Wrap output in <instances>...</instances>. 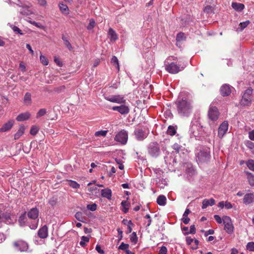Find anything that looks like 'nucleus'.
Wrapping results in <instances>:
<instances>
[{
    "instance_id": "1",
    "label": "nucleus",
    "mask_w": 254,
    "mask_h": 254,
    "mask_svg": "<svg viewBox=\"0 0 254 254\" xmlns=\"http://www.w3.org/2000/svg\"><path fill=\"white\" fill-rule=\"evenodd\" d=\"M189 132L191 138L194 137L196 140H205L210 142L209 133L204 131L199 119L194 118L192 120Z\"/></svg>"
},
{
    "instance_id": "2",
    "label": "nucleus",
    "mask_w": 254,
    "mask_h": 254,
    "mask_svg": "<svg viewBox=\"0 0 254 254\" xmlns=\"http://www.w3.org/2000/svg\"><path fill=\"white\" fill-rule=\"evenodd\" d=\"M177 111L179 116L183 117H188L192 111V104L190 100L183 98H179L176 102Z\"/></svg>"
},
{
    "instance_id": "3",
    "label": "nucleus",
    "mask_w": 254,
    "mask_h": 254,
    "mask_svg": "<svg viewBox=\"0 0 254 254\" xmlns=\"http://www.w3.org/2000/svg\"><path fill=\"white\" fill-rule=\"evenodd\" d=\"M39 213V211L37 207L32 208L27 212V214L28 218L33 220L31 224L29 225L30 229L32 230H35L38 227Z\"/></svg>"
},
{
    "instance_id": "4",
    "label": "nucleus",
    "mask_w": 254,
    "mask_h": 254,
    "mask_svg": "<svg viewBox=\"0 0 254 254\" xmlns=\"http://www.w3.org/2000/svg\"><path fill=\"white\" fill-rule=\"evenodd\" d=\"M210 149L208 147H203L199 150H197L195 154L198 161L200 162H206L209 160L210 157Z\"/></svg>"
},
{
    "instance_id": "5",
    "label": "nucleus",
    "mask_w": 254,
    "mask_h": 254,
    "mask_svg": "<svg viewBox=\"0 0 254 254\" xmlns=\"http://www.w3.org/2000/svg\"><path fill=\"white\" fill-rule=\"evenodd\" d=\"M253 89L250 87L246 90L242 95L240 104L243 106H250L252 104Z\"/></svg>"
},
{
    "instance_id": "6",
    "label": "nucleus",
    "mask_w": 254,
    "mask_h": 254,
    "mask_svg": "<svg viewBox=\"0 0 254 254\" xmlns=\"http://www.w3.org/2000/svg\"><path fill=\"white\" fill-rule=\"evenodd\" d=\"M148 152L153 157H158L161 153L160 144L156 142L150 143L147 147Z\"/></svg>"
},
{
    "instance_id": "7",
    "label": "nucleus",
    "mask_w": 254,
    "mask_h": 254,
    "mask_svg": "<svg viewBox=\"0 0 254 254\" xmlns=\"http://www.w3.org/2000/svg\"><path fill=\"white\" fill-rule=\"evenodd\" d=\"M208 116L209 124L214 123L217 121L219 117V112L218 109L216 107L210 106L208 110Z\"/></svg>"
},
{
    "instance_id": "8",
    "label": "nucleus",
    "mask_w": 254,
    "mask_h": 254,
    "mask_svg": "<svg viewBox=\"0 0 254 254\" xmlns=\"http://www.w3.org/2000/svg\"><path fill=\"white\" fill-rule=\"evenodd\" d=\"M184 65H185L181 66V64L178 65L175 63L172 62L170 64H165V69L170 73L176 74L183 70L184 68Z\"/></svg>"
},
{
    "instance_id": "9",
    "label": "nucleus",
    "mask_w": 254,
    "mask_h": 254,
    "mask_svg": "<svg viewBox=\"0 0 254 254\" xmlns=\"http://www.w3.org/2000/svg\"><path fill=\"white\" fill-rule=\"evenodd\" d=\"M223 222L224 225V230L228 234H232L234 232V227L231 219L229 216H224L223 217Z\"/></svg>"
},
{
    "instance_id": "10",
    "label": "nucleus",
    "mask_w": 254,
    "mask_h": 254,
    "mask_svg": "<svg viewBox=\"0 0 254 254\" xmlns=\"http://www.w3.org/2000/svg\"><path fill=\"white\" fill-rule=\"evenodd\" d=\"M15 4L21 8L19 12L22 15L28 16L34 13V10L30 6L23 4L19 0H18V3Z\"/></svg>"
},
{
    "instance_id": "11",
    "label": "nucleus",
    "mask_w": 254,
    "mask_h": 254,
    "mask_svg": "<svg viewBox=\"0 0 254 254\" xmlns=\"http://www.w3.org/2000/svg\"><path fill=\"white\" fill-rule=\"evenodd\" d=\"M105 99L111 102L116 103L118 104H124L126 102V100L122 95H108L104 96Z\"/></svg>"
},
{
    "instance_id": "12",
    "label": "nucleus",
    "mask_w": 254,
    "mask_h": 254,
    "mask_svg": "<svg viewBox=\"0 0 254 254\" xmlns=\"http://www.w3.org/2000/svg\"><path fill=\"white\" fill-rule=\"evenodd\" d=\"M128 138V134L127 131L122 130L117 134L115 140L122 144H125L127 143Z\"/></svg>"
},
{
    "instance_id": "13",
    "label": "nucleus",
    "mask_w": 254,
    "mask_h": 254,
    "mask_svg": "<svg viewBox=\"0 0 254 254\" xmlns=\"http://www.w3.org/2000/svg\"><path fill=\"white\" fill-rule=\"evenodd\" d=\"M228 129V123L227 121L223 122L219 126L218 129V136L222 138L226 133Z\"/></svg>"
},
{
    "instance_id": "14",
    "label": "nucleus",
    "mask_w": 254,
    "mask_h": 254,
    "mask_svg": "<svg viewBox=\"0 0 254 254\" xmlns=\"http://www.w3.org/2000/svg\"><path fill=\"white\" fill-rule=\"evenodd\" d=\"M13 245L17 250L20 252H26L28 249L27 243L23 241L15 242Z\"/></svg>"
},
{
    "instance_id": "15",
    "label": "nucleus",
    "mask_w": 254,
    "mask_h": 254,
    "mask_svg": "<svg viewBox=\"0 0 254 254\" xmlns=\"http://www.w3.org/2000/svg\"><path fill=\"white\" fill-rule=\"evenodd\" d=\"M112 109L113 111H118L122 115H127L129 112L128 106L126 105H122L119 106H114Z\"/></svg>"
},
{
    "instance_id": "16",
    "label": "nucleus",
    "mask_w": 254,
    "mask_h": 254,
    "mask_svg": "<svg viewBox=\"0 0 254 254\" xmlns=\"http://www.w3.org/2000/svg\"><path fill=\"white\" fill-rule=\"evenodd\" d=\"M178 140V142H175L172 146L173 149L175 150L176 153H179L183 147V141H182V136L177 134L176 136Z\"/></svg>"
},
{
    "instance_id": "17",
    "label": "nucleus",
    "mask_w": 254,
    "mask_h": 254,
    "mask_svg": "<svg viewBox=\"0 0 254 254\" xmlns=\"http://www.w3.org/2000/svg\"><path fill=\"white\" fill-rule=\"evenodd\" d=\"M134 134L136 139L139 141L144 140L147 136V134L142 129H135Z\"/></svg>"
},
{
    "instance_id": "18",
    "label": "nucleus",
    "mask_w": 254,
    "mask_h": 254,
    "mask_svg": "<svg viewBox=\"0 0 254 254\" xmlns=\"http://www.w3.org/2000/svg\"><path fill=\"white\" fill-rule=\"evenodd\" d=\"M14 123L13 120H10L4 124L2 126L0 127V132H4L9 131L13 126Z\"/></svg>"
},
{
    "instance_id": "19",
    "label": "nucleus",
    "mask_w": 254,
    "mask_h": 254,
    "mask_svg": "<svg viewBox=\"0 0 254 254\" xmlns=\"http://www.w3.org/2000/svg\"><path fill=\"white\" fill-rule=\"evenodd\" d=\"M243 202L246 205L254 202V192L246 193L244 195Z\"/></svg>"
},
{
    "instance_id": "20",
    "label": "nucleus",
    "mask_w": 254,
    "mask_h": 254,
    "mask_svg": "<svg viewBox=\"0 0 254 254\" xmlns=\"http://www.w3.org/2000/svg\"><path fill=\"white\" fill-rule=\"evenodd\" d=\"M231 86L228 84H224L221 87L220 92L223 96H227L231 93Z\"/></svg>"
},
{
    "instance_id": "21",
    "label": "nucleus",
    "mask_w": 254,
    "mask_h": 254,
    "mask_svg": "<svg viewBox=\"0 0 254 254\" xmlns=\"http://www.w3.org/2000/svg\"><path fill=\"white\" fill-rule=\"evenodd\" d=\"M38 235L41 239H45L48 237V231L46 225L43 226L39 230Z\"/></svg>"
},
{
    "instance_id": "22",
    "label": "nucleus",
    "mask_w": 254,
    "mask_h": 254,
    "mask_svg": "<svg viewBox=\"0 0 254 254\" xmlns=\"http://www.w3.org/2000/svg\"><path fill=\"white\" fill-rule=\"evenodd\" d=\"M108 36L111 42H115L118 39V35L116 31L112 28L109 29Z\"/></svg>"
},
{
    "instance_id": "23",
    "label": "nucleus",
    "mask_w": 254,
    "mask_h": 254,
    "mask_svg": "<svg viewBox=\"0 0 254 254\" xmlns=\"http://www.w3.org/2000/svg\"><path fill=\"white\" fill-rule=\"evenodd\" d=\"M26 212H24L19 217L18 222L21 226H24L26 224H27L28 225L30 224L29 222L28 221V219L26 217Z\"/></svg>"
},
{
    "instance_id": "24",
    "label": "nucleus",
    "mask_w": 254,
    "mask_h": 254,
    "mask_svg": "<svg viewBox=\"0 0 254 254\" xmlns=\"http://www.w3.org/2000/svg\"><path fill=\"white\" fill-rule=\"evenodd\" d=\"M101 194L102 197L110 200L112 197V190L109 188H106L101 190Z\"/></svg>"
},
{
    "instance_id": "25",
    "label": "nucleus",
    "mask_w": 254,
    "mask_h": 254,
    "mask_svg": "<svg viewBox=\"0 0 254 254\" xmlns=\"http://www.w3.org/2000/svg\"><path fill=\"white\" fill-rule=\"evenodd\" d=\"M215 203L214 199L211 198L209 199H205L202 201V209H204L207 208L208 206H212Z\"/></svg>"
},
{
    "instance_id": "26",
    "label": "nucleus",
    "mask_w": 254,
    "mask_h": 254,
    "mask_svg": "<svg viewBox=\"0 0 254 254\" xmlns=\"http://www.w3.org/2000/svg\"><path fill=\"white\" fill-rule=\"evenodd\" d=\"M30 113L27 112L19 114L16 118L18 122H23L27 120L30 117Z\"/></svg>"
},
{
    "instance_id": "27",
    "label": "nucleus",
    "mask_w": 254,
    "mask_h": 254,
    "mask_svg": "<svg viewBox=\"0 0 254 254\" xmlns=\"http://www.w3.org/2000/svg\"><path fill=\"white\" fill-rule=\"evenodd\" d=\"M232 8L237 11H242L245 8V5L241 3L233 2L231 5Z\"/></svg>"
},
{
    "instance_id": "28",
    "label": "nucleus",
    "mask_w": 254,
    "mask_h": 254,
    "mask_svg": "<svg viewBox=\"0 0 254 254\" xmlns=\"http://www.w3.org/2000/svg\"><path fill=\"white\" fill-rule=\"evenodd\" d=\"M59 7L61 12L65 15H67L69 13V10L68 6L63 2L59 4Z\"/></svg>"
},
{
    "instance_id": "29",
    "label": "nucleus",
    "mask_w": 254,
    "mask_h": 254,
    "mask_svg": "<svg viewBox=\"0 0 254 254\" xmlns=\"http://www.w3.org/2000/svg\"><path fill=\"white\" fill-rule=\"evenodd\" d=\"M177 128L178 127L176 125L169 126L167 130V134L171 136L174 135L177 133Z\"/></svg>"
},
{
    "instance_id": "30",
    "label": "nucleus",
    "mask_w": 254,
    "mask_h": 254,
    "mask_svg": "<svg viewBox=\"0 0 254 254\" xmlns=\"http://www.w3.org/2000/svg\"><path fill=\"white\" fill-rule=\"evenodd\" d=\"M166 197L164 195H159L157 198V203L161 206H164L166 204Z\"/></svg>"
},
{
    "instance_id": "31",
    "label": "nucleus",
    "mask_w": 254,
    "mask_h": 254,
    "mask_svg": "<svg viewBox=\"0 0 254 254\" xmlns=\"http://www.w3.org/2000/svg\"><path fill=\"white\" fill-rule=\"evenodd\" d=\"M245 173L247 175V178L249 184L251 186H254V175L252 173L248 171H245Z\"/></svg>"
},
{
    "instance_id": "32",
    "label": "nucleus",
    "mask_w": 254,
    "mask_h": 254,
    "mask_svg": "<svg viewBox=\"0 0 254 254\" xmlns=\"http://www.w3.org/2000/svg\"><path fill=\"white\" fill-rule=\"evenodd\" d=\"M156 184L158 187L161 189L164 188L167 185V182L166 180L163 178H159L156 180Z\"/></svg>"
},
{
    "instance_id": "33",
    "label": "nucleus",
    "mask_w": 254,
    "mask_h": 254,
    "mask_svg": "<svg viewBox=\"0 0 254 254\" xmlns=\"http://www.w3.org/2000/svg\"><path fill=\"white\" fill-rule=\"evenodd\" d=\"M25 131V127L23 126H21L18 131L14 134V139H19L24 133Z\"/></svg>"
},
{
    "instance_id": "34",
    "label": "nucleus",
    "mask_w": 254,
    "mask_h": 254,
    "mask_svg": "<svg viewBox=\"0 0 254 254\" xmlns=\"http://www.w3.org/2000/svg\"><path fill=\"white\" fill-rule=\"evenodd\" d=\"M24 104L26 105H29L31 104V94L29 92H26L23 99Z\"/></svg>"
},
{
    "instance_id": "35",
    "label": "nucleus",
    "mask_w": 254,
    "mask_h": 254,
    "mask_svg": "<svg viewBox=\"0 0 254 254\" xmlns=\"http://www.w3.org/2000/svg\"><path fill=\"white\" fill-rule=\"evenodd\" d=\"M90 238V235L88 236H82L81 238V241L79 242L80 245L82 247H85L86 246V243L89 242Z\"/></svg>"
},
{
    "instance_id": "36",
    "label": "nucleus",
    "mask_w": 254,
    "mask_h": 254,
    "mask_svg": "<svg viewBox=\"0 0 254 254\" xmlns=\"http://www.w3.org/2000/svg\"><path fill=\"white\" fill-rule=\"evenodd\" d=\"M121 205L123 207V208L122 209V211L125 213H127L129 209V202L127 200H123L121 202Z\"/></svg>"
},
{
    "instance_id": "37",
    "label": "nucleus",
    "mask_w": 254,
    "mask_h": 254,
    "mask_svg": "<svg viewBox=\"0 0 254 254\" xmlns=\"http://www.w3.org/2000/svg\"><path fill=\"white\" fill-rule=\"evenodd\" d=\"M111 63H112V64H113V65H114L116 66L118 71H119L120 65H119V60L116 56H114L112 57L111 60Z\"/></svg>"
},
{
    "instance_id": "38",
    "label": "nucleus",
    "mask_w": 254,
    "mask_h": 254,
    "mask_svg": "<svg viewBox=\"0 0 254 254\" xmlns=\"http://www.w3.org/2000/svg\"><path fill=\"white\" fill-rule=\"evenodd\" d=\"M75 217L79 221L83 222L84 221L85 217L81 212H76L75 214Z\"/></svg>"
},
{
    "instance_id": "39",
    "label": "nucleus",
    "mask_w": 254,
    "mask_h": 254,
    "mask_svg": "<svg viewBox=\"0 0 254 254\" xmlns=\"http://www.w3.org/2000/svg\"><path fill=\"white\" fill-rule=\"evenodd\" d=\"M129 238L130 241L132 243H133L134 244L137 243L138 241V237L135 232H133V233H132V234L130 235Z\"/></svg>"
},
{
    "instance_id": "40",
    "label": "nucleus",
    "mask_w": 254,
    "mask_h": 254,
    "mask_svg": "<svg viewBox=\"0 0 254 254\" xmlns=\"http://www.w3.org/2000/svg\"><path fill=\"white\" fill-rule=\"evenodd\" d=\"M186 37L185 34L182 32H180L177 35L176 41L177 42H181L185 40Z\"/></svg>"
},
{
    "instance_id": "41",
    "label": "nucleus",
    "mask_w": 254,
    "mask_h": 254,
    "mask_svg": "<svg viewBox=\"0 0 254 254\" xmlns=\"http://www.w3.org/2000/svg\"><path fill=\"white\" fill-rule=\"evenodd\" d=\"M47 113V110L46 109L43 108L41 109L37 112L36 115V118H39L42 116H44Z\"/></svg>"
},
{
    "instance_id": "42",
    "label": "nucleus",
    "mask_w": 254,
    "mask_h": 254,
    "mask_svg": "<svg viewBox=\"0 0 254 254\" xmlns=\"http://www.w3.org/2000/svg\"><path fill=\"white\" fill-rule=\"evenodd\" d=\"M68 185L70 187L73 189L79 188L80 185L75 181L72 180L68 181Z\"/></svg>"
},
{
    "instance_id": "43",
    "label": "nucleus",
    "mask_w": 254,
    "mask_h": 254,
    "mask_svg": "<svg viewBox=\"0 0 254 254\" xmlns=\"http://www.w3.org/2000/svg\"><path fill=\"white\" fill-rule=\"evenodd\" d=\"M246 164L249 169L254 171V160H249L246 162Z\"/></svg>"
},
{
    "instance_id": "44",
    "label": "nucleus",
    "mask_w": 254,
    "mask_h": 254,
    "mask_svg": "<svg viewBox=\"0 0 254 254\" xmlns=\"http://www.w3.org/2000/svg\"><path fill=\"white\" fill-rule=\"evenodd\" d=\"M153 171L155 174L156 175V177L157 179L161 177V176L163 173L162 170L160 168H154Z\"/></svg>"
},
{
    "instance_id": "45",
    "label": "nucleus",
    "mask_w": 254,
    "mask_h": 254,
    "mask_svg": "<svg viewBox=\"0 0 254 254\" xmlns=\"http://www.w3.org/2000/svg\"><path fill=\"white\" fill-rule=\"evenodd\" d=\"M40 60L41 63L44 65H47L49 64V62L45 56L41 55L40 56Z\"/></svg>"
},
{
    "instance_id": "46",
    "label": "nucleus",
    "mask_w": 254,
    "mask_h": 254,
    "mask_svg": "<svg viewBox=\"0 0 254 254\" xmlns=\"http://www.w3.org/2000/svg\"><path fill=\"white\" fill-rule=\"evenodd\" d=\"M250 22L249 20H247L246 21H244L242 22H241L239 26V28L240 29L241 31L243 30L246 27L248 26V25L250 24Z\"/></svg>"
},
{
    "instance_id": "47",
    "label": "nucleus",
    "mask_w": 254,
    "mask_h": 254,
    "mask_svg": "<svg viewBox=\"0 0 254 254\" xmlns=\"http://www.w3.org/2000/svg\"><path fill=\"white\" fill-rule=\"evenodd\" d=\"M95 26V21L93 19H90L89 23L87 26V29L88 30H91L93 29Z\"/></svg>"
},
{
    "instance_id": "48",
    "label": "nucleus",
    "mask_w": 254,
    "mask_h": 254,
    "mask_svg": "<svg viewBox=\"0 0 254 254\" xmlns=\"http://www.w3.org/2000/svg\"><path fill=\"white\" fill-rule=\"evenodd\" d=\"M39 130V128L36 126H33L31 127L30 133L31 135H36Z\"/></svg>"
},
{
    "instance_id": "49",
    "label": "nucleus",
    "mask_w": 254,
    "mask_h": 254,
    "mask_svg": "<svg viewBox=\"0 0 254 254\" xmlns=\"http://www.w3.org/2000/svg\"><path fill=\"white\" fill-rule=\"evenodd\" d=\"M247 249L250 251L254 252V242H249L247 245Z\"/></svg>"
},
{
    "instance_id": "50",
    "label": "nucleus",
    "mask_w": 254,
    "mask_h": 254,
    "mask_svg": "<svg viewBox=\"0 0 254 254\" xmlns=\"http://www.w3.org/2000/svg\"><path fill=\"white\" fill-rule=\"evenodd\" d=\"M97 205L96 203H93L92 204H88L87 205V208L92 211H95L97 209Z\"/></svg>"
},
{
    "instance_id": "51",
    "label": "nucleus",
    "mask_w": 254,
    "mask_h": 254,
    "mask_svg": "<svg viewBox=\"0 0 254 254\" xmlns=\"http://www.w3.org/2000/svg\"><path fill=\"white\" fill-rule=\"evenodd\" d=\"M107 133V130L97 131L95 133V135L96 136H105Z\"/></svg>"
},
{
    "instance_id": "52",
    "label": "nucleus",
    "mask_w": 254,
    "mask_h": 254,
    "mask_svg": "<svg viewBox=\"0 0 254 254\" xmlns=\"http://www.w3.org/2000/svg\"><path fill=\"white\" fill-rule=\"evenodd\" d=\"M129 248V245L127 244H125L124 242H122L121 244L119 247L118 249L119 250H125L126 251L127 249H128Z\"/></svg>"
},
{
    "instance_id": "53",
    "label": "nucleus",
    "mask_w": 254,
    "mask_h": 254,
    "mask_svg": "<svg viewBox=\"0 0 254 254\" xmlns=\"http://www.w3.org/2000/svg\"><path fill=\"white\" fill-rule=\"evenodd\" d=\"M203 11L207 13H212L213 12V8L210 5H207L204 8Z\"/></svg>"
},
{
    "instance_id": "54",
    "label": "nucleus",
    "mask_w": 254,
    "mask_h": 254,
    "mask_svg": "<svg viewBox=\"0 0 254 254\" xmlns=\"http://www.w3.org/2000/svg\"><path fill=\"white\" fill-rule=\"evenodd\" d=\"M57 198H56L55 197H52L49 200V203L52 206H55L57 204Z\"/></svg>"
},
{
    "instance_id": "55",
    "label": "nucleus",
    "mask_w": 254,
    "mask_h": 254,
    "mask_svg": "<svg viewBox=\"0 0 254 254\" xmlns=\"http://www.w3.org/2000/svg\"><path fill=\"white\" fill-rule=\"evenodd\" d=\"M196 232V230L195 228V226L194 225H191L190 227V229L189 232H186V234H194Z\"/></svg>"
},
{
    "instance_id": "56",
    "label": "nucleus",
    "mask_w": 254,
    "mask_h": 254,
    "mask_svg": "<svg viewBox=\"0 0 254 254\" xmlns=\"http://www.w3.org/2000/svg\"><path fill=\"white\" fill-rule=\"evenodd\" d=\"M167 249L165 246H162L159 251V254H167Z\"/></svg>"
},
{
    "instance_id": "57",
    "label": "nucleus",
    "mask_w": 254,
    "mask_h": 254,
    "mask_svg": "<svg viewBox=\"0 0 254 254\" xmlns=\"http://www.w3.org/2000/svg\"><path fill=\"white\" fill-rule=\"evenodd\" d=\"M88 190L89 191L91 192V193H97V191H99V190L98 189V188L95 187V186H93V187H91L90 188H88Z\"/></svg>"
},
{
    "instance_id": "58",
    "label": "nucleus",
    "mask_w": 254,
    "mask_h": 254,
    "mask_svg": "<svg viewBox=\"0 0 254 254\" xmlns=\"http://www.w3.org/2000/svg\"><path fill=\"white\" fill-rule=\"evenodd\" d=\"M214 218L215 220H216V221L218 224H221V223H222V222H223V218L222 219L219 215H215L214 216Z\"/></svg>"
},
{
    "instance_id": "59",
    "label": "nucleus",
    "mask_w": 254,
    "mask_h": 254,
    "mask_svg": "<svg viewBox=\"0 0 254 254\" xmlns=\"http://www.w3.org/2000/svg\"><path fill=\"white\" fill-rule=\"evenodd\" d=\"M14 32L19 33L20 35H23V33L21 32V30L17 26H13L11 27Z\"/></svg>"
},
{
    "instance_id": "60",
    "label": "nucleus",
    "mask_w": 254,
    "mask_h": 254,
    "mask_svg": "<svg viewBox=\"0 0 254 254\" xmlns=\"http://www.w3.org/2000/svg\"><path fill=\"white\" fill-rule=\"evenodd\" d=\"M145 218L147 219V224L146 225V227H149L151 223V218L149 214H147L145 216Z\"/></svg>"
},
{
    "instance_id": "61",
    "label": "nucleus",
    "mask_w": 254,
    "mask_h": 254,
    "mask_svg": "<svg viewBox=\"0 0 254 254\" xmlns=\"http://www.w3.org/2000/svg\"><path fill=\"white\" fill-rule=\"evenodd\" d=\"M65 45L66 46V48L69 50L71 51L72 49V47L69 42V41L67 40V41H65V42L64 43Z\"/></svg>"
},
{
    "instance_id": "62",
    "label": "nucleus",
    "mask_w": 254,
    "mask_h": 254,
    "mask_svg": "<svg viewBox=\"0 0 254 254\" xmlns=\"http://www.w3.org/2000/svg\"><path fill=\"white\" fill-rule=\"evenodd\" d=\"M96 250L100 254H104V251L101 249L100 246L97 245L95 248Z\"/></svg>"
},
{
    "instance_id": "63",
    "label": "nucleus",
    "mask_w": 254,
    "mask_h": 254,
    "mask_svg": "<svg viewBox=\"0 0 254 254\" xmlns=\"http://www.w3.org/2000/svg\"><path fill=\"white\" fill-rule=\"evenodd\" d=\"M38 3L42 6H45L47 5V1L46 0H37Z\"/></svg>"
},
{
    "instance_id": "64",
    "label": "nucleus",
    "mask_w": 254,
    "mask_h": 254,
    "mask_svg": "<svg viewBox=\"0 0 254 254\" xmlns=\"http://www.w3.org/2000/svg\"><path fill=\"white\" fill-rule=\"evenodd\" d=\"M249 137L251 140H254V130L249 132Z\"/></svg>"
}]
</instances>
